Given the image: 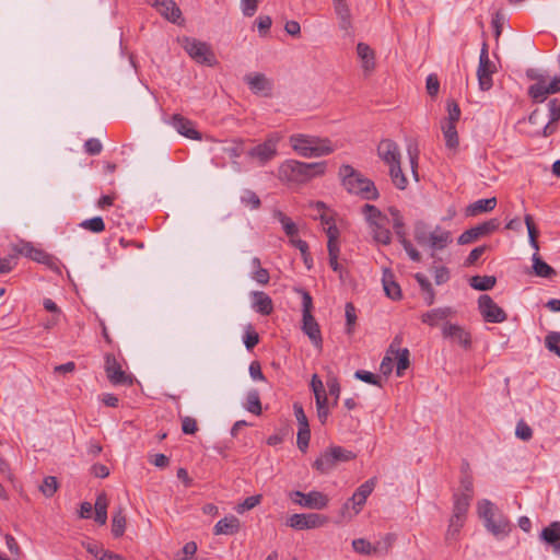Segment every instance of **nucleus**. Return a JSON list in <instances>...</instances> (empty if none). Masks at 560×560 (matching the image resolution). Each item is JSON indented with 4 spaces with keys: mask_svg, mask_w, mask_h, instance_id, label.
<instances>
[{
    "mask_svg": "<svg viewBox=\"0 0 560 560\" xmlns=\"http://www.w3.org/2000/svg\"><path fill=\"white\" fill-rule=\"evenodd\" d=\"M326 172L325 162L305 163L285 160L278 167V178L287 184L302 185Z\"/></svg>",
    "mask_w": 560,
    "mask_h": 560,
    "instance_id": "f257e3e1",
    "label": "nucleus"
},
{
    "mask_svg": "<svg viewBox=\"0 0 560 560\" xmlns=\"http://www.w3.org/2000/svg\"><path fill=\"white\" fill-rule=\"evenodd\" d=\"M338 176L341 185L349 194L359 196L364 200H375L378 198V190L374 183L351 165H341Z\"/></svg>",
    "mask_w": 560,
    "mask_h": 560,
    "instance_id": "f03ea898",
    "label": "nucleus"
},
{
    "mask_svg": "<svg viewBox=\"0 0 560 560\" xmlns=\"http://www.w3.org/2000/svg\"><path fill=\"white\" fill-rule=\"evenodd\" d=\"M289 142L293 151L305 159L325 156L336 150L329 139L305 133L290 136Z\"/></svg>",
    "mask_w": 560,
    "mask_h": 560,
    "instance_id": "7ed1b4c3",
    "label": "nucleus"
},
{
    "mask_svg": "<svg viewBox=\"0 0 560 560\" xmlns=\"http://www.w3.org/2000/svg\"><path fill=\"white\" fill-rule=\"evenodd\" d=\"M477 514L482 520L486 529L498 539H502L511 532L509 518L488 499L477 502Z\"/></svg>",
    "mask_w": 560,
    "mask_h": 560,
    "instance_id": "20e7f679",
    "label": "nucleus"
},
{
    "mask_svg": "<svg viewBox=\"0 0 560 560\" xmlns=\"http://www.w3.org/2000/svg\"><path fill=\"white\" fill-rule=\"evenodd\" d=\"M362 213L369 223L373 238L380 244L388 245L392 241V233L388 229L389 218L369 203L362 207Z\"/></svg>",
    "mask_w": 560,
    "mask_h": 560,
    "instance_id": "39448f33",
    "label": "nucleus"
},
{
    "mask_svg": "<svg viewBox=\"0 0 560 560\" xmlns=\"http://www.w3.org/2000/svg\"><path fill=\"white\" fill-rule=\"evenodd\" d=\"M178 40L183 49L197 63L208 67H213L218 63L215 55L208 43L187 36Z\"/></svg>",
    "mask_w": 560,
    "mask_h": 560,
    "instance_id": "423d86ee",
    "label": "nucleus"
},
{
    "mask_svg": "<svg viewBox=\"0 0 560 560\" xmlns=\"http://www.w3.org/2000/svg\"><path fill=\"white\" fill-rule=\"evenodd\" d=\"M355 458V454L341 446H331L323 452L314 462V467L322 474L332 470L339 463L350 462Z\"/></svg>",
    "mask_w": 560,
    "mask_h": 560,
    "instance_id": "0eeeda50",
    "label": "nucleus"
},
{
    "mask_svg": "<svg viewBox=\"0 0 560 560\" xmlns=\"http://www.w3.org/2000/svg\"><path fill=\"white\" fill-rule=\"evenodd\" d=\"M376 486V478H371L362 483L352 497L343 504L341 514L343 517L351 520L357 516L363 509L366 499L373 492Z\"/></svg>",
    "mask_w": 560,
    "mask_h": 560,
    "instance_id": "6e6552de",
    "label": "nucleus"
},
{
    "mask_svg": "<svg viewBox=\"0 0 560 560\" xmlns=\"http://www.w3.org/2000/svg\"><path fill=\"white\" fill-rule=\"evenodd\" d=\"M415 238L419 245L429 246L433 250L444 249L453 241L452 233L440 226H435L432 231L417 228Z\"/></svg>",
    "mask_w": 560,
    "mask_h": 560,
    "instance_id": "1a4fd4ad",
    "label": "nucleus"
},
{
    "mask_svg": "<svg viewBox=\"0 0 560 560\" xmlns=\"http://www.w3.org/2000/svg\"><path fill=\"white\" fill-rule=\"evenodd\" d=\"M282 139L279 132H271L264 142L250 148L247 156L257 161L259 165H266L278 154V145Z\"/></svg>",
    "mask_w": 560,
    "mask_h": 560,
    "instance_id": "9d476101",
    "label": "nucleus"
},
{
    "mask_svg": "<svg viewBox=\"0 0 560 560\" xmlns=\"http://www.w3.org/2000/svg\"><path fill=\"white\" fill-rule=\"evenodd\" d=\"M328 518L317 513L292 514L287 520V525L296 530L314 529L324 526Z\"/></svg>",
    "mask_w": 560,
    "mask_h": 560,
    "instance_id": "9b49d317",
    "label": "nucleus"
},
{
    "mask_svg": "<svg viewBox=\"0 0 560 560\" xmlns=\"http://www.w3.org/2000/svg\"><path fill=\"white\" fill-rule=\"evenodd\" d=\"M493 72L494 66L489 58L488 45L483 43L477 69L478 84L481 91H488L491 89Z\"/></svg>",
    "mask_w": 560,
    "mask_h": 560,
    "instance_id": "f8f14e48",
    "label": "nucleus"
},
{
    "mask_svg": "<svg viewBox=\"0 0 560 560\" xmlns=\"http://www.w3.org/2000/svg\"><path fill=\"white\" fill-rule=\"evenodd\" d=\"M105 372L113 385H131L133 382L132 376L122 370L115 355L109 353L105 355Z\"/></svg>",
    "mask_w": 560,
    "mask_h": 560,
    "instance_id": "ddd939ff",
    "label": "nucleus"
},
{
    "mask_svg": "<svg viewBox=\"0 0 560 560\" xmlns=\"http://www.w3.org/2000/svg\"><path fill=\"white\" fill-rule=\"evenodd\" d=\"M478 308L483 319L488 323H502L506 319L505 312L490 295L483 294L478 299Z\"/></svg>",
    "mask_w": 560,
    "mask_h": 560,
    "instance_id": "4468645a",
    "label": "nucleus"
},
{
    "mask_svg": "<svg viewBox=\"0 0 560 560\" xmlns=\"http://www.w3.org/2000/svg\"><path fill=\"white\" fill-rule=\"evenodd\" d=\"M291 500L307 509L322 510L325 509L328 504V498L324 493L319 491H311L308 493H303L301 491H293L290 493Z\"/></svg>",
    "mask_w": 560,
    "mask_h": 560,
    "instance_id": "2eb2a0df",
    "label": "nucleus"
},
{
    "mask_svg": "<svg viewBox=\"0 0 560 560\" xmlns=\"http://www.w3.org/2000/svg\"><path fill=\"white\" fill-rule=\"evenodd\" d=\"M314 207L320 212V223L323 225V229L328 237V249L339 248L338 244V237H339V230L334 224L332 218L328 214L327 208L324 202L317 201Z\"/></svg>",
    "mask_w": 560,
    "mask_h": 560,
    "instance_id": "dca6fc26",
    "label": "nucleus"
},
{
    "mask_svg": "<svg viewBox=\"0 0 560 560\" xmlns=\"http://www.w3.org/2000/svg\"><path fill=\"white\" fill-rule=\"evenodd\" d=\"M498 228L499 221L497 219H492L481 224H478L462 233L460 236L458 237V244H470L482 236L489 235L490 233L494 232Z\"/></svg>",
    "mask_w": 560,
    "mask_h": 560,
    "instance_id": "f3484780",
    "label": "nucleus"
},
{
    "mask_svg": "<svg viewBox=\"0 0 560 560\" xmlns=\"http://www.w3.org/2000/svg\"><path fill=\"white\" fill-rule=\"evenodd\" d=\"M151 5L168 22L178 25L184 23L182 11L174 0H154Z\"/></svg>",
    "mask_w": 560,
    "mask_h": 560,
    "instance_id": "a211bd4d",
    "label": "nucleus"
},
{
    "mask_svg": "<svg viewBox=\"0 0 560 560\" xmlns=\"http://www.w3.org/2000/svg\"><path fill=\"white\" fill-rule=\"evenodd\" d=\"M16 252L20 255L31 258L34 261H37V262H40V264H44V265H47L50 267L55 264L52 256H50L43 249L35 247L30 242L20 243L16 246Z\"/></svg>",
    "mask_w": 560,
    "mask_h": 560,
    "instance_id": "6ab92c4d",
    "label": "nucleus"
},
{
    "mask_svg": "<svg viewBox=\"0 0 560 560\" xmlns=\"http://www.w3.org/2000/svg\"><path fill=\"white\" fill-rule=\"evenodd\" d=\"M377 153L382 161L389 166V168L400 162L399 148L393 140H382L377 147Z\"/></svg>",
    "mask_w": 560,
    "mask_h": 560,
    "instance_id": "aec40b11",
    "label": "nucleus"
},
{
    "mask_svg": "<svg viewBox=\"0 0 560 560\" xmlns=\"http://www.w3.org/2000/svg\"><path fill=\"white\" fill-rule=\"evenodd\" d=\"M442 334L444 338L451 339L453 342H456L464 348H468L470 346V335L462 326L445 323L442 326Z\"/></svg>",
    "mask_w": 560,
    "mask_h": 560,
    "instance_id": "412c9836",
    "label": "nucleus"
},
{
    "mask_svg": "<svg viewBox=\"0 0 560 560\" xmlns=\"http://www.w3.org/2000/svg\"><path fill=\"white\" fill-rule=\"evenodd\" d=\"M540 539L552 547L555 553L560 555V522L555 521L540 533Z\"/></svg>",
    "mask_w": 560,
    "mask_h": 560,
    "instance_id": "4be33fe9",
    "label": "nucleus"
},
{
    "mask_svg": "<svg viewBox=\"0 0 560 560\" xmlns=\"http://www.w3.org/2000/svg\"><path fill=\"white\" fill-rule=\"evenodd\" d=\"M245 82L248 84L252 92L255 94L267 95L272 89L271 81L261 73L248 74L245 77Z\"/></svg>",
    "mask_w": 560,
    "mask_h": 560,
    "instance_id": "5701e85b",
    "label": "nucleus"
},
{
    "mask_svg": "<svg viewBox=\"0 0 560 560\" xmlns=\"http://www.w3.org/2000/svg\"><path fill=\"white\" fill-rule=\"evenodd\" d=\"M302 322H303V325H302L303 332L305 335H307V337L310 338L312 343L317 349L320 350L322 345H323V339H322L319 326H318L317 322L315 320L314 316L313 315L303 316Z\"/></svg>",
    "mask_w": 560,
    "mask_h": 560,
    "instance_id": "b1692460",
    "label": "nucleus"
},
{
    "mask_svg": "<svg viewBox=\"0 0 560 560\" xmlns=\"http://www.w3.org/2000/svg\"><path fill=\"white\" fill-rule=\"evenodd\" d=\"M441 130L444 137L445 147L447 151L450 152V154L455 155L459 147V137L456 125H452V122L441 121Z\"/></svg>",
    "mask_w": 560,
    "mask_h": 560,
    "instance_id": "393cba45",
    "label": "nucleus"
},
{
    "mask_svg": "<svg viewBox=\"0 0 560 560\" xmlns=\"http://www.w3.org/2000/svg\"><path fill=\"white\" fill-rule=\"evenodd\" d=\"M252 307L261 315H270L273 311L271 298L262 291H253L250 293Z\"/></svg>",
    "mask_w": 560,
    "mask_h": 560,
    "instance_id": "a878e982",
    "label": "nucleus"
},
{
    "mask_svg": "<svg viewBox=\"0 0 560 560\" xmlns=\"http://www.w3.org/2000/svg\"><path fill=\"white\" fill-rule=\"evenodd\" d=\"M172 126L176 129L178 133L182 136L194 139V140H200L201 136L200 133L195 129L194 124L182 117L180 115H175L172 119Z\"/></svg>",
    "mask_w": 560,
    "mask_h": 560,
    "instance_id": "bb28decb",
    "label": "nucleus"
},
{
    "mask_svg": "<svg viewBox=\"0 0 560 560\" xmlns=\"http://www.w3.org/2000/svg\"><path fill=\"white\" fill-rule=\"evenodd\" d=\"M357 54L361 61V66L365 72H371L375 68V54L374 50L365 43L357 45Z\"/></svg>",
    "mask_w": 560,
    "mask_h": 560,
    "instance_id": "cd10ccee",
    "label": "nucleus"
},
{
    "mask_svg": "<svg viewBox=\"0 0 560 560\" xmlns=\"http://www.w3.org/2000/svg\"><path fill=\"white\" fill-rule=\"evenodd\" d=\"M453 314L452 308L450 307H439L431 310L421 316L422 323L434 327L438 326L441 322L445 320Z\"/></svg>",
    "mask_w": 560,
    "mask_h": 560,
    "instance_id": "c85d7f7f",
    "label": "nucleus"
},
{
    "mask_svg": "<svg viewBox=\"0 0 560 560\" xmlns=\"http://www.w3.org/2000/svg\"><path fill=\"white\" fill-rule=\"evenodd\" d=\"M334 9L339 20V27L346 33H350L352 30V16L348 4L346 2H338L334 4Z\"/></svg>",
    "mask_w": 560,
    "mask_h": 560,
    "instance_id": "c756f323",
    "label": "nucleus"
},
{
    "mask_svg": "<svg viewBox=\"0 0 560 560\" xmlns=\"http://www.w3.org/2000/svg\"><path fill=\"white\" fill-rule=\"evenodd\" d=\"M240 529V521L235 516L220 520L214 526L215 535H233Z\"/></svg>",
    "mask_w": 560,
    "mask_h": 560,
    "instance_id": "7c9ffc66",
    "label": "nucleus"
},
{
    "mask_svg": "<svg viewBox=\"0 0 560 560\" xmlns=\"http://www.w3.org/2000/svg\"><path fill=\"white\" fill-rule=\"evenodd\" d=\"M532 260L533 271L537 277L552 278L556 276V270L541 259V257L538 255V252L534 253Z\"/></svg>",
    "mask_w": 560,
    "mask_h": 560,
    "instance_id": "2f4dec72",
    "label": "nucleus"
},
{
    "mask_svg": "<svg viewBox=\"0 0 560 560\" xmlns=\"http://www.w3.org/2000/svg\"><path fill=\"white\" fill-rule=\"evenodd\" d=\"M382 282H383L384 291L388 298H390L392 300H397L400 298V294H401L400 288L394 281V276L389 270H387V269L384 270Z\"/></svg>",
    "mask_w": 560,
    "mask_h": 560,
    "instance_id": "473e14b6",
    "label": "nucleus"
},
{
    "mask_svg": "<svg viewBox=\"0 0 560 560\" xmlns=\"http://www.w3.org/2000/svg\"><path fill=\"white\" fill-rule=\"evenodd\" d=\"M470 494L469 493H455L454 495V506H453V515L466 518V514L468 508L470 505Z\"/></svg>",
    "mask_w": 560,
    "mask_h": 560,
    "instance_id": "72a5a7b5",
    "label": "nucleus"
},
{
    "mask_svg": "<svg viewBox=\"0 0 560 560\" xmlns=\"http://www.w3.org/2000/svg\"><path fill=\"white\" fill-rule=\"evenodd\" d=\"M107 508L108 499L106 493L102 492L96 497L94 509H95V522L100 525H105L107 522Z\"/></svg>",
    "mask_w": 560,
    "mask_h": 560,
    "instance_id": "f704fd0d",
    "label": "nucleus"
},
{
    "mask_svg": "<svg viewBox=\"0 0 560 560\" xmlns=\"http://www.w3.org/2000/svg\"><path fill=\"white\" fill-rule=\"evenodd\" d=\"M497 206V199L494 197L487 199H479L468 207V214L477 215L482 212L491 211Z\"/></svg>",
    "mask_w": 560,
    "mask_h": 560,
    "instance_id": "c9c22d12",
    "label": "nucleus"
},
{
    "mask_svg": "<svg viewBox=\"0 0 560 560\" xmlns=\"http://www.w3.org/2000/svg\"><path fill=\"white\" fill-rule=\"evenodd\" d=\"M352 547L354 549L355 552L358 553H361V555H366V556H370V555H376L381 551V542H378L377 545L375 546H372L370 544V541H368L366 539L364 538H358V539H354L352 541Z\"/></svg>",
    "mask_w": 560,
    "mask_h": 560,
    "instance_id": "e433bc0d",
    "label": "nucleus"
},
{
    "mask_svg": "<svg viewBox=\"0 0 560 560\" xmlns=\"http://www.w3.org/2000/svg\"><path fill=\"white\" fill-rule=\"evenodd\" d=\"M126 516L124 514L122 508H119L113 514L112 518V534L114 537H121L126 529Z\"/></svg>",
    "mask_w": 560,
    "mask_h": 560,
    "instance_id": "4c0bfd02",
    "label": "nucleus"
},
{
    "mask_svg": "<svg viewBox=\"0 0 560 560\" xmlns=\"http://www.w3.org/2000/svg\"><path fill=\"white\" fill-rule=\"evenodd\" d=\"M548 109H549V122L544 128L545 136H549L553 132V128H551V124H553L560 119V101L557 98L551 100L548 103Z\"/></svg>",
    "mask_w": 560,
    "mask_h": 560,
    "instance_id": "58836bf2",
    "label": "nucleus"
},
{
    "mask_svg": "<svg viewBox=\"0 0 560 560\" xmlns=\"http://www.w3.org/2000/svg\"><path fill=\"white\" fill-rule=\"evenodd\" d=\"M497 282L495 277L493 276H475L470 278V285L475 290L479 291H488L491 290Z\"/></svg>",
    "mask_w": 560,
    "mask_h": 560,
    "instance_id": "ea45409f",
    "label": "nucleus"
},
{
    "mask_svg": "<svg viewBox=\"0 0 560 560\" xmlns=\"http://www.w3.org/2000/svg\"><path fill=\"white\" fill-rule=\"evenodd\" d=\"M528 94L535 102H544L550 94L547 82L539 80L537 83L530 85Z\"/></svg>",
    "mask_w": 560,
    "mask_h": 560,
    "instance_id": "a19ab883",
    "label": "nucleus"
},
{
    "mask_svg": "<svg viewBox=\"0 0 560 560\" xmlns=\"http://www.w3.org/2000/svg\"><path fill=\"white\" fill-rule=\"evenodd\" d=\"M311 387L315 396L316 405L328 402L327 393L324 384L317 374L312 376Z\"/></svg>",
    "mask_w": 560,
    "mask_h": 560,
    "instance_id": "79ce46f5",
    "label": "nucleus"
},
{
    "mask_svg": "<svg viewBox=\"0 0 560 560\" xmlns=\"http://www.w3.org/2000/svg\"><path fill=\"white\" fill-rule=\"evenodd\" d=\"M388 212L390 215V220L393 222V228L395 230V233H396L398 240L400 241V240H402V237H406L405 223H404L402 217H401L400 212L395 208H389Z\"/></svg>",
    "mask_w": 560,
    "mask_h": 560,
    "instance_id": "37998d69",
    "label": "nucleus"
},
{
    "mask_svg": "<svg viewBox=\"0 0 560 560\" xmlns=\"http://www.w3.org/2000/svg\"><path fill=\"white\" fill-rule=\"evenodd\" d=\"M275 218L279 220V222L281 223L285 234L289 237H294V236L298 235V226H296V224L289 217H287L283 212L276 211L275 212Z\"/></svg>",
    "mask_w": 560,
    "mask_h": 560,
    "instance_id": "c03bdc74",
    "label": "nucleus"
},
{
    "mask_svg": "<svg viewBox=\"0 0 560 560\" xmlns=\"http://www.w3.org/2000/svg\"><path fill=\"white\" fill-rule=\"evenodd\" d=\"M245 407L249 412L254 415L261 413V404L258 390L252 389L247 393Z\"/></svg>",
    "mask_w": 560,
    "mask_h": 560,
    "instance_id": "a18cd8bd",
    "label": "nucleus"
},
{
    "mask_svg": "<svg viewBox=\"0 0 560 560\" xmlns=\"http://www.w3.org/2000/svg\"><path fill=\"white\" fill-rule=\"evenodd\" d=\"M524 221L528 232L529 245L533 247L535 252H538L539 244L537 242V237L539 232L534 223L533 217L530 214H526Z\"/></svg>",
    "mask_w": 560,
    "mask_h": 560,
    "instance_id": "49530a36",
    "label": "nucleus"
},
{
    "mask_svg": "<svg viewBox=\"0 0 560 560\" xmlns=\"http://www.w3.org/2000/svg\"><path fill=\"white\" fill-rule=\"evenodd\" d=\"M389 175H390L393 184L398 189H405L406 188L408 182H407L406 176L401 172L400 162L398 164H395V166H392L389 168Z\"/></svg>",
    "mask_w": 560,
    "mask_h": 560,
    "instance_id": "de8ad7c7",
    "label": "nucleus"
},
{
    "mask_svg": "<svg viewBox=\"0 0 560 560\" xmlns=\"http://www.w3.org/2000/svg\"><path fill=\"white\" fill-rule=\"evenodd\" d=\"M241 202L245 207H247V208H249L252 210L258 209L260 207V205H261L258 195L255 191L249 190V189H245L242 192Z\"/></svg>",
    "mask_w": 560,
    "mask_h": 560,
    "instance_id": "09e8293b",
    "label": "nucleus"
},
{
    "mask_svg": "<svg viewBox=\"0 0 560 560\" xmlns=\"http://www.w3.org/2000/svg\"><path fill=\"white\" fill-rule=\"evenodd\" d=\"M465 520L466 518L454 515L451 516L448 528L446 530V539H455L457 537L462 527L465 524Z\"/></svg>",
    "mask_w": 560,
    "mask_h": 560,
    "instance_id": "8fccbe9b",
    "label": "nucleus"
},
{
    "mask_svg": "<svg viewBox=\"0 0 560 560\" xmlns=\"http://www.w3.org/2000/svg\"><path fill=\"white\" fill-rule=\"evenodd\" d=\"M81 228L84 230L91 231L93 233H101L105 230L104 221L101 217H94L88 220H84L81 224Z\"/></svg>",
    "mask_w": 560,
    "mask_h": 560,
    "instance_id": "3c124183",
    "label": "nucleus"
},
{
    "mask_svg": "<svg viewBox=\"0 0 560 560\" xmlns=\"http://www.w3.org/2000/svg\"><path fill=\"white\" fill-rule=\"evenodd\" d=\"M409 350L407 348H404L401 352L394 358H397V366H396V374L397 376H402L405 370L409 368L410 361H409Z\"/></svg>",
    "mask_w": 560,
    "mask_h": 560,
    "instance_id": "603ef678",
    "label": "nucleus"
},
{
    "mask_svg": "<svg viewBox=\"0 0 560 560\" xmlns=\"http://www.w3.org/2000/svg\"><path fill=\"white\" fill-rule=\"evenodd\" d=\"M447 117L444 118L442 122H452V125H456L460 118V108L456 102H447Z\"/></svg>",
    "mask_w": 560,
    "mask_h": 560,
    "instance_id": "864d4df0",
    "label": "nucleus"
},
{
    "mask_svg": "<svg viewBox=\"0 0 560 560\" xmlns=\"http://www.w3.org/2000/svg\"><path fill=\"white\" fill-rule=\"evenodd\" d=\"M39 489L45 497H52L58 489V482L56 477H46Z\"/></svg>",
    "mask_w": 560,
    "mask_h": 560,
    "instance_id": "5fc2aeb1",
    "label": "nucleus"
},
{
    "mask_svg": "<svg viewBox=\"0 0 560 560\" xmlns=\"http://www.w3.org/2000/svg\"><path fill=\"white\" fill-rule=\"evenodd\" d=\"M346 312V322H347V334L351 335L354 329V325L357 322V314H355V307L352 303H347L345 307Z\"/></svg>",
    "mask_w": 560,
    "mask_h": 560,
    "instance_id": "6e6d98bb",
    "label": "nucleus"
},
{
    "mask_svg": "<svg viewBox=\"0 0 560 560\" xmlns=\"http://www.w3.org/2000/svg\"><path fill=\"white\" fill-rule=\"evenodd\" d=\"M515 435L522 441H529L533 436L532 428L523 420L516 424Z\"/></svg>",
    "mask_w": 560,
    "mask_h": 560,
    "instance_id": "4d7b16f0",
    "label": "nucleus"
},
{
    "mask_svg": "<svg viewBox=\"0 0 560 560\" xmlns=\"http://www.w3.org/2000/svg\"><path fill=\"white\" fill-rule=\"evenodd\" d=\"M328 394L334 397L332 405H337L340 395V385L335 376H330L326 381Z\"/></svg>",
    "mask_w": 560,
    "mask_h": 560,
    "instance_id": "13d9d810",
    "label": "nucleus"
},
{
    "mask_svg": "<svg viewBox=\"0 0 560 560\" xmlns=\"http://www.w3.org/2000/svg\"><path fill=\"white\" fill-rule=\"evenodd\" d=\"M310 439H311L310 428H299L296 443H298V447L302 452H305L307 450Z\"/></svg>",
    "mask_w": 560,
    "mask_h": 560,
    "instance_id": "bf43d9fd",
    "label": "nucleus"
},
{
    "mask_svg": "<svg viewBox=\"0 0 560 560\" xmlns=\"http://www.w3.org/2000/svg\"><path fill=\"white\" fill-rule=\"evenodd\" d=\"M260 501H261L260 494L248 497L244 500L243 503L238 504V506L236 508V511H237V513L242 514L245 511L252 510L255 506H257L260 503Z\"/></svg>",
    "mask_w": 560,
    "mask_h": 560,
    "instance_id": "052dcab7",
    "label": "nucleus"
},
{
    "mask_svg": "<svg viewBox=\"0 0 560 560\" xmlns=\"http://www.w3.org/2000/svg\"><path fill=\"white\" fill-rule=\"evenodd\" d=\"M295 291L302 295V315H312L313 300L310 293L302 289H296Z\"/></svg>",
    "mask_w": 560,
    "mask_h": 560,
    "instance_id": "680f3d73",
    "label": "nucleus"
},
{
    "mask_svg": "<svg viewBox=\"0 0 560 560\" xmlns=\"http://www.w3.org/2000/svg\"><path fill=\"white\" fill-rule=\"evenodd\" d=\"M82 546L85 548V550L92 555L93 557H95L96 559H100V556H102V553L104 552V548L102 546V544L97 542V541H94V540H88V541H83L82 542Z\"/></svg>",
    "mask_w": 560,
    "mask_h": 560,
    "instance_id": "e2e57ef3",
    "label": "nucleus"
},
{
    "mask_svg": "<svg viewBox=\"0 0 560 560\" xmlns=\"http://www.w3.org/2000/svg\"><path fill=\"white\" fill-rule=\"evenodd\" d=\"M546 347L548 350L555 353H559V347L560 343V332L552 331L546 336L545 339Z\"/></svg>",
    "mask_w": 560,
    "mask_h": 560,
    "instance_id": "0e129e2a",
    "label": "nucleus"
},
{
    "mask_svg": "<svg viewBox=\"0 0 560 560\" xmlns=\"http://www.w3.org/2000/svg\"><path fill=\"white\" fill-rule=\"evenodd\" d=\"M259 0H241V9L245 16H253L258 9Z\"/></svg>",
    "mask_w": 560,
    "mask_h": 560,
    "instance_id": "69168bd1",
    "label": "nucleus"
},
{
    "mask_svg": "<svg viewBox=\"0 0 560 560\" xmlns=\"http://www.w3.org/2000/svg\"><path fill=\"white\" fill-rule=\"evenodd\" d=\"M197 551V545L194 541H189L185 544L182 549V553L178 555L177 560H192L195 553Z\"/></svg>",
    "mask_w": 560,
    "mask_h": 560,
    "instance_id": "338daca9",
    "label": "nucleus"
},
{
    "mask_svg": "<svg viewBox=\"0 0 560 560\" xmlns=\"http://www.w3.org/2000/svg\"><path fill=\"white\" fill-rule=\"evenodd\" d=\"M271 24H272L271 18L268 15H260L256 20V25H257L258 32L261 36L267 35V33L270 30Z\"/></svg>",
    "mask_w": 560,
    "mask_h": 560,
    "instance_id": "774afa93",
    "label": "nucleus"
}]
</instances>
